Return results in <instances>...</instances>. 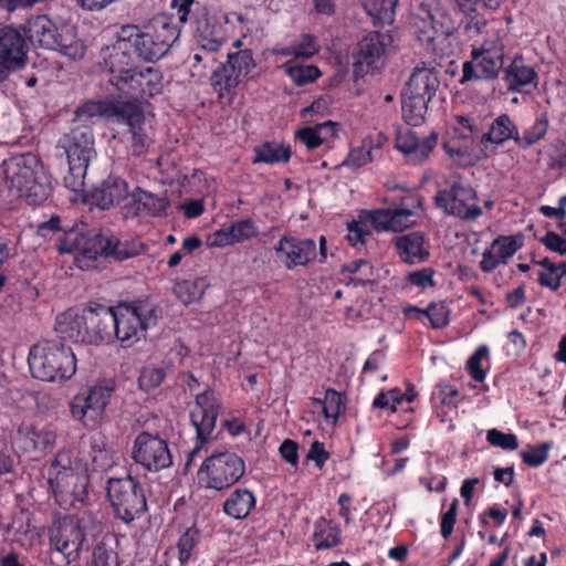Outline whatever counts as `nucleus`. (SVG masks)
I'll return each mask as SVG.
<instances>
[{
  "mask_svg": "<svg viewBox=\"0 0 566 566\" xmlns=\"http://www.w3.org/2000/svg\"><path fill=\"white\" fill-rule=\"evenodd\" d=\"M510 22L511 19L475 23L480 38L472 44L471 59L463 63L462 83L471 80L493 81L499 77L504 67Z\"/></svg>",
  "mask_w": 566,
  "mask_h": 566,
  "instance_id": "1",
  "label": "nucleus"
},
{
  "mask_svg": "<svg viewBox=\"0 0 566 566\" xmlns=\"http://www.w3.org/2000/svg\"><path fill=\"white\" fill-rule=\"evenodd\" d=\"M0 177L15 196L25 197L30 205L43 203L51 191L43 166L31 153L6 159L0 165Z\"/></svg>",
  "mask_w": 566,
  "mask_h": 566,
  "instance_id": "2",
  "label": "nucleus"
},
{
  "mask_svg": "<svg viewBox=\"0 0 566 566\" xmlns=\"http://www.w3.org/2000/svg\"><path fill=\"white\" fill-rule=\"evenodd\" d=\"M48 482L61 506H72L87 495L88 462L75 458L71 451H60L51 462Z\"/></svg>",
  "mask_w": 566,
  "mask_h": 566,
  "instance_id": "3",
  "label": "nucleus"
},
{
  "mask_svg": "<svg viewBox=\"0 0 566 566\" xmlns=\"http://www.w3.org/2000/svg\"><path fill=\"white\" fill-rule=\"evenodd\" d=\"M28 363L32 376L42 381H65L76 373V358L72 348L60 340H43L33 345Z\"/></svg>",
  "mask_w": 566,
  "mask_h": 566,
  "instance_id": "4",
  "label": "nucleus"
},
{
  "mask_svg": "<svg viewBox=\"0 0 566 566\" xmlns=\"http://www.w3.org/2000/svg\"><path fill=\"white\" fill-rule=\"evenodd\" d=\"M24 33L32 44L56 50L74 61L85 54V45L76 36L75 28L66 23L56 25L45 14L30 18L24 25Z\"/></svg>",
  "mask_w": 566,
  "mask_h": 566,
  "instance_id": "5",
  "label": "nucleus"
},
{
  "mask_svg": "<svg viewBox=\"0 0 566 566\" xmlns=\"http://www.w3.org/2000/svg\"><path fill=\"white\" fill-rule=\"evenodd\" d=\"M411 27L419 41L436 55L453 52L454 20L440 8L422 3L411 18Z\"/></svg>",
  "mask_w": 566,
  "mask_h": 566,
  "instance_id": "6",
  "label": "nucleus"
},
{
  "mask_svg": "<svg viewBox=\"0 0 566 566\" xmlns=\"http://www.w3.org/2000/svg\"><path fill=\"white\" fill-rule=\"evenodd\" d=\"M78 118L109 117L128 127L132 134L133 148L136 154H142L150 143L147 132L146 118L142 108L130 102L113 103L108 101H88L76 111Z\"/></svg>",
  "mask_w": 566,
  "mask_h": 566,
  "instance_id": "7",
  "label": "nucleus"
},
{
  "mask_svg": "<svg viewBox=\"0 0 566 566\" xmlns=\"http://www.w3.org/2000/svg\"><path fill=\"white\" fill-rule=\"evenodd\" d=\"M115 340L128 348L145 338L147 329L157 324L156 305L145 298L112 306Z\"/></svg>",
  "mask_w": 566,
  "mask_h": 566,
  "instance_id": "8",
  "label": "nucleus"
},
{
  "mask_svg": "<svg viewBox=\"0 0 566 566\" xmlns=\"http://www.w3.org/2000/svg\"><path fill=\"white\" fill-rule=\"evenodd\" d=\"M107 496L115 516L126 524L139 518L147 510L144 488L132 475L108 479Z\"/></svg>",
  "mask_w": 566,
  "mask_h": 566,
  "instance_id": "9",
  "label": "nucleus"
},
{
  "mask_svg": "<svg viewBox=\"0 0 566 566\" xmlns=\"http://www.w3.org/2000/svg\"><path fill=\"white\" fill-rule=\"evenodd\" d=\"M244 472V461L237 453L224 451L202 462L198 470V481L205 489L222 491L235 484Z\"/></svg>",
  "mask_w": 566,
  "mask_h": 566,
  "instance_id": "10",
  "label": "nucleus"
},
{
  "mask_svg": "<svg viewBox=\"0 0 566 566\" xmlns=\"http://www.w3.org/2000/svg\"><path fill=\"white\" fill-rule=\"evenodd\" d=\"M443 147L450 157H479L484 151L481 120L473 116H454Z\"/></svg>",
  "mask_w": 566,
  "mask_h": 566,
  "instance_id": "11",
  "label": "nucleus"
},
{
  "mask_svg": "<svg viewBox=\"0 0 566 566\" xmlns=\"http://www.w3.org/2000/svg\"><path fill=\"white\" fill-rule=\"evenodd\" d=\"M436 203L448 214L464 221L476 220L482 214L475 190L461 179H452L438 190Z\"/></svg>",
  "mask_w": 566,
  "mask_h": 566,
  "instance_id": "12",
  "label": "nucleus"
},
{
  "mask_svg": "<svg viewBox=\"0 0 566 566\" xmlns=\"http://www.w3.org/2000/svg\"><path fill=\"white\" fill-rule=\"evenodd\" d=\"M115 388L113 378H104L90 387L86 394L76 395L70 406L73 419L85 426L101 421Z\"/></svg>",
  "mask_w": 566,
  "mask_h": 566,
  "instance_id": "13",
  "label": "nucleus"
},
{
  "mask_svg": "<svg viewBox=\"0 0 566 566\" xmlns=\"http://www.w3.org/2000/svg\"><path fill=\"white\" fill-rule=\"evenodd\" d=\"M130 458L144 471L157 473L172 465L168 441L157 433L139 432L133 440Z\"/></svg>",
  "mask_w": 566,
  "mask_h": 566,
  "instance_id": "14",
  "label": "nucleus"
},
{
  "mask_svg": "<svg viewBox=\"0 0 566 566\" xmlns=\"http://www.w3.org/2000/svg\"><path fill=\"white\" fill-rule=\"evenodd\" d=\"M422 214V202L417 196H409L398 208L373 209L370 212L365 213L367 220L370 221L371 228L377 232L403 231L417 226Z\"/></svg>",
  "mask_w": 566,
  "mask_h": 566,
  "instance_id": "15",
  "label": "nucleus"
},
{
  "mask_svg": "<svg viewBox=\"0 0 566 566\" xmlns=\"http://www.w3.org/2000/svg\"><path fill=\"white\" fill-rule=\"evenodd\" d=\"M133 29H120L117 40L101 50V66L109 73V83L116 88L119 80H124L136 67L135 50L129 41Z\"/></svg>",
  "mask_w": 566,
  "mask_h": 566,
  "instance_id": "16",
  "label": "nucleus"
},
{
  "mask_svg": "<svg viewBox=\"0 0 566 566\" xmlns=\"http://www.w3.org/2000/svg\"><path fill=\"white\" fill-rule=\"evenodd\" d=\"M220 410L221 405L213 390L209 389L196 395L195 405L190 410V420L196 429L197 440L188 454L186 467L190 465L202 446L211 439Z\"/></svg>",
  "mask_w": 566,
  "mask_h": 566,
  "instance_id": "17",
  "label": "nucleus"
},
{
  "mask_svg": "<svg viewBox=\"0 0 566 566\" xmlns=\"http://www.w3.org/2000/svg\"><path fill=\"white\" fill-rule=\"evenodd\" d=\"M394 38L389 32H370L358 43L355 54L354 74L363 77L369 72L377 71L385 64L386 57L392 50Z\"/></svg>",
  "mask_w": 566,
  "mask_h": 566,
  "instance_id": "18",
  "label": "nucleus"
},
{
  "mask_svg": "<svg viewBox=\"0 0 566 566\" xmlns=\"http://www.w3.org/2000/svg\"><path fill=\"white\" fill-rule=\"evenodd\" d=\"M195 0H171L175 13L154 17L144 29L160 44L166 54L180 36V25L188 21Z\"/></svg>",
  "mask_w": 566,
  "mask_h": 566,
  "instance_id": "19",
  "label": "nucleus"
},
{
  "mask_svg": "<svg viewBox=\"0 0 566 566\" xmlns=\"http://www.w3.org/2000/svg\"><path fill=\"white\" fill-rule=\"evenodd\" d=\"M109 247V233L99 232L90 235L80 234L71 231L64 234V239L59 244L60 253H74L75 262L78 268H90L91 261L98 256H106Z\"/></svg>",
  "mask_w": 566,
  "mask_h": 566,
  "instance_id": "20",
  "label": "nucleus"
},
{
  "mask_svg": "<svg viewBox=\"0 0 566 566\" xmlns=\"http://www.w3.org/2000/svg\"><path fill=\"white\" fill-rule=\"evenodd\" d=\"M254 67L250 50H240L228 54V61L213 71L211 84L220 97L233 92Z\"/></svg>",
  "mask_w": 566,
  "mask_h": 566,
  "instance_id": "21",
  "label": "nucleus"
},
{
  "mask_svg": "<svg viewBox=\"0 0 566 566\" xmlns=\"http://www.w3.org/2000/svg\"><path fill=\"white\" fill-rule=\"evenodd\" d=\"M28 44L23 34L11 25L0 27V84L27 64Z\"/></svg>",
  "mask_w": 566,
  "mask_h": 566,
  "instance_id": "22",
  "label": "nucleus"
},
{
  "mask_svg": "<svg viewBox=\"0 0 566 566\" xmlns=\"http://www.w3.org/2000/svg\"><path fill=\"white\" fill-rule=\"evenodd\" d=\"M84 541V527L75 516H64L51 527V545L66 558L67 563L77 558Z\"/></svg>",
  "mask_w": 566,
  "mask_h": 566,
  "instance_id": "23",
  "label": "nucleus"
},
{
  "mask_svg": "<svg viewBox=\"0 0 566 566\" xmlns=\"http://www.w3.org/2000/svg\"><path fill=\"white\" fill-rule=\"evenodd\" d=\"M118 82L116 90L135 99L156 96L164 87L161 72L153 66L142 70L135 67L130 74Z\"/></svg>",
  "mask_w": 566,
  "mask_h": 566,
  "instance_id": "24",
  "label": "nucleus"
},
{
  "mask_svg": "<svg viewBox=\"0 0 566 566\" xmlns=\"http://www.w3.org/2000/svg\"><path fill=\"white\" fill-rule=\"evenodd\" d=\"M274 252L287 270H293L298 266H306L315 259L316 243L313 239L283 235L274 245Z\"/></svg>",
  "mask_w": 566,
  "mask_h": 566,
  "instance_id": "25",
  "label": "nucleus"
},
{
  "mask_svg": "<svg viewBox=\"0 0 566 566\" xmlns=\"http://www.w3.org/2000/svg\"><path fill=\"white\" fill-rule=\"evenodd\" d=\"M503 81L509 92L528 94L537 88L539 76L534 64L517 54L503 67Z\"/></svg>",
  "mask_w": 566,
  "mask_h": 566,
  "instance_id": "26",
  "label": "nucleus"
},
{
  "mask_svg": "<svg viewBox=\"0 0 566 566\" xmlns=\"http://www.w3.org/2000/svg\"><path fill=\"white\" fill-rule=\"evenodd\" d=\"M437 142L438 136L434 133L420 138L413 130L406 129L397 134L395 146L409 164L417 165L429 158Z\"/></svg>",
  "mask_w": 566,
  "mask_h": 566,
  "instance_id": "27",
  "label": "nucleus"
},
{
  "mask_svg": "<svg viewBox=\"0 0 566 566\" xmlns=\"http://www.w3.org/2000/svg\"><path fill=\"white\" fill-rule=\"evenodd\" d=\"M523 235H501L482 253L480 269L484 273L494 271L507 261L523 247Z\"/></svg>",
  "mask_w": 566,
  "mask_h": 566,
  "instance_id": "28",
  "label": "nucleus"
},
{
  "mask_svg": "<svg viewBox=\"0 0 566 566\" xmlns=\"http://www.w3.org/2000/svg\"><path fill=\"white\" fill-rule=\"evenodd\" d=\"M88 325V308H70L57 315L55 331L63 338L74 343L87 344Z\"/></svg>",
  "mask_w": 566,
  "mask_h": 566,
  "instance_id": "29",
  "label": "nucleus"
},
{
  "mask_svg": "<svg viewBox=\"0 0 566 566\" xmlns=\"http://www.w3.org/2000/svg\"><path fill=\"white\" fill-rule=\"evenodd\" d=\"M18 441L25 451L44 450L53 447L55 431L48 424L36 423L31 419L21 422L17 430Z\"/></svg>",
  "mask_w": 566,
  "mask_h": 566,
  "instance_id": "30",
  "label": "nucleus"
},
{
  "mask_svg": "<svg viewBox=\"0 0 566 566\" xmlns=\"http://www.w3.org/2000/svg\"><path fill=\"white\" fill-rule=\"evenodd\" d=\"M88 339L87 344H111L115 340L113 310L97 305L88 307Z\"/></svg>",
  "mask_w": 566,
  "mask_h": 566,
  "instance_id": "31",
  "label": "nucleus"
},
{
  "mask_svg": "<svg viewBox=\"0 0 566 566\" xmlns=\"http://www.w3.org/2000/svg\"><path fill=\"white\" fill-rule=\"evenodd\" d=\"M69 165L80 164L88 167V163L94 157V136L88 127H77L67 136L65 146Z\"/></svg>",
  "mask_w": 566,
  "mask_h": 566,
  "instance_id": "32",
  "label": "nucleus"
},
{
  "mask_svg": "<svg viewBox=\"0 0 566 566\" xmlns=\"http://www.w3.org/2000/svg\"><path fill=\"white\" fill-rule=\"evenodd\" d=\"M394 244L399 258L407 264L415 265L429 259V240L421 232L399 235L395 239Z\"/></svg>",
  "mask_w": 566,
  "mask_h": 566,
  "instance_id": "33",
  "label": "nucleus"
},
{
  "mask_svg": "<svg viewBox=\"0 0 566 566\" xmlns=\"http://www.w3.org/2000/svg\"><path fill=\"white\" fill-rule=\"evenodd\" d=\"M91 199L98 208L109 209L125 199L130 200V191L125 179L111 175L92 190Z\"/></svg>",
  "mask_w": 566,
  "mask_h": 566,
  "instance_id": "34",
  "label": "nucleus"
},
{
  "mask_svg": "<svg viewBox=\"0 0 566 566\" xmlns=\"http://www.w3.org/2000/svg\"><path fill=\"white\" fill-rule=\"evenodd\" d=\"M439 84V72L423 63L415 67L402 93L431 101Z\"/></svg>",
  "mask_w": 566,
  "mask_h": 566,
  "instance_id": "35",
  "label": "nucleus"
},
{
  "mask_svg": "<svg viewBox=\"0 0 566 566\" xmlns=\"http://www.w3.org/2000/svg\"><path fill=\"white\" fill-rule=\"evenodd\" d=\"M517 125L507 114L496 116L486 132L482 130V146L484 150L489 145L502 146L509 140L516 145Z\"/></svg>",
  "mask_w": 566,
  "mask_h": 566,
  "instance_id": "36",
  "label": "nucleus"
},
{
  "mask_svg": "<svg viewBox=\"0 0 566 566\" xmlns=\"http://www.w3.org/2000/svg\"><path fill=\"white\" fill-rule=\"evenodd\" d=\"M124 29H133L129 39L137 59L145 62H157L166 55L160 44L145 29L140 30L136 25H125Z\"/></svg>",
  "mask_w": 566,
  "mask_h": 566,
  "instance_id": "37",
  "label": "nucleus"
},
{
  "mask_svg": "<svg viewBox=\"0 0 566 566\" xmlns=\"http://www.w3.org/2000/svg\"><path fill=\"white\" fill-rule=\"evenodd\" d=\"M255 504L256 499L252 491L248 489H235L226 499L222 511L231 518L243 520L249 516L252 509L255 507Z\"/></svg>",
  "mask_w": 566,
  "mask_h": 566,
  "instance_id": "38",
  "label": "nucleus"
},
{
  "mask_svg": "<svg viewBox=\"0 0 566 566\" xmlns=\"http://www.w3.org/2000/svg\"><path fill=\"white\" fill-rule=\"evenodd\" d=\"M227 39V31L223 24L214 19L200 21L195 34V42L201 48L219 51Z\"/></svg>",
  "mask_w": 566,
  "mask_h": 566,
  "instance_id": "39",
  "label": "nucleus"
},
{
  "mask_svg": "<svg viewBox=\"0 0 566 566\" xmlns=\"http://www.w3.org/2000/svg\"><path fill=\"white\" fill-rule=\"evenodd\" d=\"M130 202L136 213L145 212L151 216H163L169 206L166 197L155 196L138 187L130 191Z\"/></svg>",
  "mask_w": 566,
  "mask_h": 566,
  "instance_id": "40",
  "label": "nucleus"
},
{
  "mask_svg": "<svg viewBox=\"0 0 566 566\" xmlns=\"http://www.w3.org/2000/svg\"><path fill=\"white\" fill-rule=\"evenodd\" d=\"M335 134V124L328 120L315 126L303 127L295 133V136L308 150H312L329 142Z\"/></svg>",
  "mask_w": 566,
  "mask_h": 566,
  "instance_id": "41",
  "label": "nucleus"
},
{
  "mask_svg": "<svg viewBox=\"0 0 566 566\" xmlns=\"http://www.w3.org/2000/svg\"><path fill=\"white\" fill-rule=\"evenodd\" d=\"M88 459V472L107 471L116 463L114 452L106 448L105 439L101 434L91 437Z\"/></svg>",
  "mask_w": 566,
  "mask_h": 566,
  "instance_id": "42",
  "label": "nucleus"
},
{
  "mask_svg": "<svg viewBox=\"0 0 566 566\" xmlns=\"http://www.w3.org/2000/svg\"><path fill=\"white\" fill-rule=\"evenodd\" d=\"M209 286V280L205 276H200L177 282L174 291L176 296L185 305H188L199 301Z\"/></svg>",
  "mask_w": 566,
  "mask_h": 566,
  "instance_id": "43",
  "label": "nucleus"
},
{
  "mask_svg": "<svg viewBox=\"0 0 566 566\" xmlns=\"http://www.w3.org/2000/svg\"><path fill=\"white\" fill-rule=\"evenodd\" d=\"M549 127L548 118L545 113L536 116L534 123L522 133L517 129L516 146L521 149H527L541 142L547 134Z\"/></svg>",
  "mask_w": 566,
  "mask_h": 566,
  "instance_id": "44",
  "label": "nucleus"
},
{
  "mask_svg": "<svg viewBox=\"0 0 566 566\" xmlns=\"http://www.w3.org/2000/svg\"><path fill=\"white\" fill-rule=\"evenodd\" d=\"M254 154L253 163H264L269 165L285 164L291 158L290 147L279 145L274 142H266L255 147Z\"/></svg>",
  "mask_w": 566,
  "mask_h": 566,
  "instance_id": "45",
  "label": "nucleus"
},
{
  "mask_svg": "<svg viewBox=\"0 0 566 566\" xmlns=\"http://www.w3.org/2000/svg\"><path fill=\"white\" fill-rule=\"evenodd\" d=\"M398 0H364V9L375 24H391Z\"/></svg>",
  "mask_w": 566,
  "mask_h": 566,
  "instance_id": "46",
  "label": "nucleus"
},
{
  "mask_svg": "<svg viewBox=\"0 0 566 566\" xmlns=\"http://www.w3.org/2000/svg\"><path fill=\"white\" fill-rule=\"evenodd\" d=\"M402 115L405 120L412 126H418L424 120V115L430 101L415 95L401 93Z\"/></svg>",
  "mask_w": 566,
  "mask_h": 566,
  "instance_id": "47",
  "label": "nucleus"
},
{
  "mask_svg": "<svg viewBox=\"0 0 566 566\" xmlns=\"http://www.w3.org/2000/svg\"><path fill=\"white\" fill-rule=\"evenodd\" d=\"M415 313L420 319L428 318L430 325L434 329L443 328L448 325L450 318V311L446 303L438 302L431 303L427 308L421 310L418 307H410L407 314Z\"/></svg>",
  "mask_w": 566,
  "mask_h": 566,
  "instance_id": "48",
  "label": "nucleus"
},
{
  "mask_svg": "<svg viewBox=\"0 0 566 566\" xmlns=\"http://www.w3.org/2000/svg\"><path fill=\"white\" fill-rule=\"evenodd\" d=\"M344 270L355 274L350 283L355 286H365L371 284L379 274V269L374 266L368 260L358 259L344 266Z\"/></svg>",
  "mask_w": 566,
  "mask_h": 566,
  "instance_id": "49",
  "label": "nucleus"
},
{
  "mask_svg": "<svg viewBox=\"0 0 566 566\" xmlns=\"http://www.w3.org/2000/svg\"><path fill=\"white\" fill-rule=\"evenodd\" d=\"M314 541L317 551L332 548L339 543V530L322 518L315 524Z\"/></svg>",
  "mask_w": 566,
  "mask_h": 566,
  "instance_id": "50",
  "label": "nucleus"
},
{
  "mask_svg": "<svg viewBox=\"0 0 566 566\" xmlns=\"http://www.w3.org/2000/svg\"><path fill=\"white\" fill-rule=\"evenodd\" d=\"M367 212H370V210H361L358 214V220L347 223L346 239L353 247L364 245L366 238L370 235V221L365 216Z\"/></svg>",
  "mask_w": 566,
  "mask_h": 566,
  "instance_id": "51",
  "label": "nucleus"
},
{
  "mask_svg": "<svg viewBox=\"0 0 566 566\" xmlns=\"http://www.w3.org/2000/svg\"><path fill=\"white\" fill-rule=\"evenodd\" d=\"M286 73L296 85H305L316 81L321 75V71L313 64L286 63Z\"/></svg>",
  "mask_w": 566,
  "mask_h": 566,
  "instance_id": "52",
  "label": "nucleus"
},
{
  "mask_svg": "<svg viewBox=\"0 0 566 566\" xmlns=\"http://www.w3.org/2000/svg\"><path fill=\"white\" fill-rule=\"evenodd\" d=\"M142 248V243L138 241H119L109 233V247L107 248L106 256L123 261L139 254Z\"/></svg>",
  "mask_w": 566,
  "mask_h": 566,
  "instance_id": "53",
  "label": "nucleus"
},
{
  "mask_svg": "<svg viewBox=\"0 0 566 566\" xmlns=\"http://www.w3.org/2000/svg\"><path fill=\"white\" fill-rule=\"evenodd\" d=\"M319 50V44L315 36L302 34L293 44L282 50L283 55H294L296 57H311Z\"/></svg>",
  "mask_w": 566,
  "mask_h": 566,
  "instance_id": "54",
  "label": "nucleus"
},
{
  "mask_svg": "<svg viewBox=\"0 0 566 566\" xmlns=\"http://www.w3.org/2000/svg\"><path fill=\"white\" fill-rule=\"evenodd\" d=\"M459 397V390L448 382L439 384L433 392V400L438 403L437 408H446V410L442 411L444 415L458 408Z\"/></svg>",
  "mask_w": 566,
  "mask_h": 566,
  "instance_id": "55",
  "label": "nucleus"
},
{
  "mask_svg": "<svg viewBox=\"0 0 566 566\" xmlns=\"http://www.w3.org/2000/svg\"><path fill=\"white\" fill-rule=\"evenodd\" d=\"M373 142L365 139L361 145L350 149L347 158L342 163V166L349 167L350 169H359L366 166L373 160Z\"/></svg>",
  "mask_w": 566,
  "mask_h": 566,
  "instance_id": "56",
  "label": "nucleus"
},
{
  "mask_svg": "<svg viewBox=\"0 0 566 566\" xmlns=\"http://www.w3.org/2000/svg\"><path fill=\"white\" fill-rule=\"evenodd\" d=\"M490 349L486 345L479 346L470 356L467 363V369L472 379L482 382L486 377V369L483 363H488Z\"/></svg>",
  "mask_w": 566,
  "mask_h": 566,
  "instance_id": "57",
  "label": "nucleus"
},
{
  "mask_svg": "<svg viewBox=\"0 0 566 566\" xmlns=\"http://www.w3.org/2000/svg\"><path fill=\"white\" fill-rule=\"evenodd\" d=\"M167 375V367L148 365L145 366L139 375L138 384L144 391H150L159 387Z\"/></svg>",
  "mask_w": 566,
  "mask_h": 566,
  "instance_id": "58",
  "label": "nucleus"
},
{
  "mask_svg": "<svg viewBox=\"0 0 566 566\" xmlns=\"http://www.w3.org/2000/svg\"><path fill=\"white\" fill-rule=\"evenodd\" d=\"M323 403V413L325 419L335 423L342 412L345 411V400L339 392L334 389L325 391Z\"/></svg>",
  "mask_w": 566,
  "mask_h": 566,
  "instance_id": "59",
  "label": "nucleus"
},
{
  "mask_svg": "<svg viewBox=\"0 0 566 566\" xmlns=\"http://www.w3.org/2000/svg\"><path fill=\"white\" fill-rule=\"evenodd\" d=\"M217 53L218 52L214 50L201 48V45L196 43V46L192 49V53L189 56L193 74L202 75L205 70L211 67L217 61Z\"/></svg>",
  "mask_w": 566,
  "mask_h": 566,
  "instance_id": "60",
  "label": "nucleus"
},
{
  "mask_svg": "<svg viewBox=\"0 0 566 566\" xmlns=\"http://www.w3.org/2000/svg\"><path fill=\"white\" fill-rule=\"evenodd\" d=\"M537 264L543 269L538 273V284L552 291H557L562 285L557 264L548 258L542 259Z\"/></svg>",
  "mask_w": 566,
  "mask_h": 566,
  "instance_id": "61",
  "label": "nucleus"
},
{
  "mask_svg": "<svg viewBox=\"0 0 566 566\" xmlns=\"http://www.w3.org/2000/svg\"><path fill=\"white\" fill-rule=\"evenodd\" d=\"M199 541V532L190 527L179 538L177 543L178 566H186L191 557L192 551Z\"/></svg>",
  "mask_w": 566,
  "mask_h": 566,
  "instance_id": "62",
  "label": "nucleus"
},
{
  "mask_svg": "<svg viewBox=\"0 0 566 566\" xmlns=\"http://www.w3.org/2000/svg\"><path fill=\"white\" fill-rule=\"evenodd\" d=\"M551 448V442H543L539 446H532L526 450L521 451L520 457L525 464L536 468L542 465L548 459V451Z\"/></svg>",
  "mask_w": 566,
  "mask_h": 566,
  "instance_id": "63",
  "label": "nucleus"
},
{
  "mask_svg": "<svg viewBox=\"0 0 566 566\" xmlns=\"http://www.w3.org/2000/svg\"><path fill=\"white\" fill-rule=\"evenodd\" d=\"M486 441L495 448L505 451H513L518 448V440L514 433H505L497 429H490L486 432Z\"/></svg>",
  "mask_w": 566,
  "mask_h": 566,
  "instance_id": "64",
  "label": "nucleus"
}]
</instances>
